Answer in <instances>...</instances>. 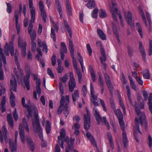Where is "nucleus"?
Segmentation results:
<instances>
[{"label": "nucleus", "mask_w": 152, "mask_h": 152, "mask_svg": "<svg viewBox=\"0 0 152 152\" xmlns=\"http://www.w3.org/2000/svg\"><path fill=\"white\" fill-rule=\"evenodd\" d=\"M93 112L97 124L98 125L100 124L101 120H102V118L100 115L99 112L96 107H94L93 108Z\"/></svg>", "instance_id": "obj_21"}, {"label": "nucleus", "mask_w": 152, "mask_h": 152, "mask_svg": "<svg viewBox=\"0 0 152 152\" xmlns=\"http://www.w3.org/2000/svg\"><path fill=\"white\" fill-rule=\"evenodd\" d=\"M124 15L128 24H129L132 28H134V21L132 18V14L128 11H124Z\"/></svg>", "instance_id": "obj_10"}, {"label": "nucleus", "mask_w": 152, "mask_h": 152, "mask_svg": "<svg viewBox=\"0 0 152 152\" xmlns=\"http://www.w3.org/2000/svg\"><path fill=\"white\" fill-rule=\"evenodd\" d=\"M99 14V16L101 18H104L107 16L105 11L102 9H100Z\"/></svg>", "instance_id": "obj_59"}, {"label": "nucleus", "mask_w": 152, "mask_h": 152, "mask_svg": "<svg viewBox=\"0 0 152 152\" xmlns=\"http://www.w3.org/2000/svg\"><path fill=\"white\" fill-rule=\"evenodd\" d=\"M9 50L10 52L11 55L13 56L14 55V50L13 42L12 41L10 42L9 46L7 43L4 47V52L5 54L7 56H8L9 55Z\"/></svg>", "instance_id": "obj_14"}, {"label": "nucleus", "mask_w": 152, "mask_h": 152, "mask_svg": "<svg viewBox=\"0 0 152 152\" xmlns=\"http://www.w3.org/2000/svg\"><path fill=\"white\" fill-rule=\"evenodd\" d=\"M50 19L54 28L56 30L57 32H58L59 28L58 26V24H56L54 22H53L52 18L50 17Z\"/></svg>", "instance_id": "obj_56"}, {"label": "nucleus", "mask_w": 152, "mask_h": 152, "mask_svg": "<svg viewBox=\"0 0 152 152\" xmlns=\"http://www.w3.org/2000/svg\"><path fill=\"white\" fill-rule=\"evenodd\" d=\"M2 50L1 48V61H2L5 64L6 63V58L4 54L2 53Z\"/></svg>", "instance_id": "obj_57"}, {"label": "nucleus", "mask_w": 152, "mask_h": 152, "mask_svg": "<svg viewBox=\"0 0 152 152\" xmlns=\"http://www.w3.org/2000/svg\"><path fill=\"white\" fill-rule=\"evenodd\" d=\"M86 112V114L84 115V127L86 129L88 130L90 127V113L87 109Z\"/></svg>", "instance_id": "obj_16"}, {"label": "nucleus", "mask_w": 152, "mask_h": 152, "mask_svg": "<svg viewBox=\"0 0 152 152\" xmlns=\"http://www.w3.org/2000/svg\"><path fill=\"white\" fill-rule=\"evenodd\" d=\"M15 96L13 94L12 92L11 91L10 96V104L13 107H14L15 106Z\"/></svg>", "instance_id": "obj_40"}, {"label": "nucleus", "mask_w": 152, "mask_h": 152, "mask_svg": "<svg viewBox=\"0 0 152 152\" xmlns=\"http://www.w3.org/2000/svg\"><path fill=\"white\" fill-rule=\"evenodd\" d=\"M139 49L142 56L143 59L144 61H145L146 54L142 43L141 42H140L139 43Z\"/></svg>", "instance_id": "obj_29"}, {"label": "nucleus", "mask_w": 152, "mask_h": 152, "mask_svg": "<svg viewBox=\"0 0 152 152\" xmlns=\"http://www.w3.org/2000/svg\"><path fill=\"white\" fill-rule=\"evenodd\" d=\"M45 127L47 133L48 134L49 133L51 130V125L48 121H47L46 122Z\"/></svg>", "instance_id": "obj_49"}, {"label": "nucleus", "mask_w": 152, "mask_h": 152, "mask_svg": "<svg viewBox=\"0 0 152 152\" xmlns=\"http://www.w3.org/2000/svg\"><path fill=\"white\" fill-rule=\"evenodd\" d=\"M29 6L30 9L31 19L29 22L28 31V33L30 35L31 42H34L36 37V32L33 29L32 23H34L35 21L36 12L35 8L33 6L32 0H29Z\"/></svg>", "instance_id": "obj_2"}, {"label": "nucleus", "mask_w": 152, "mask_h": 152, "mask_svg": "<svg viewBox=\"0 0 152 152\" xmlns=\"http://www.w3.org/2000/svg\"><path fill=\"white\" fill-rule=\"evenodd\" d=\"M68 75L67 73H66L64 75L63 77L60 78V80L64 83L66 82L68 80Z\"/></svg>", "instance_id": "obj_63"}, {"label": "nucleus", "mask_w": 152, "mask_h": 152, "mask_svg": "<svg viewBox=\"0 0 152 152\" xmlns=\"http://www.w3.org/2000/svg\"><path fill=\"white\" fill-rule=\"evenodd\" d=\"M118 98L119 100V103L123 111L124 114V115H126V109L124 106V104H123V103L122 101V99L121 98V96L120 95H118Z\"/></svg>", "instance_id": "obj_39"}, {"label": "nucleus", "mask_w": 152, "mask_h": 152, "mask_svg": "<svg viewBox=\"0 0 152 152\" xmlns=\"http://www.w3.org/2000/svg\"><path fill=\"white\" fill-rule=\"evenodd\" d=\"M22 122L23 126L25 130L28 132H29V129L28 127V123L25 118H23L22 119Z\"/></svg>", "instance_id": "obj_43"}, {"label": "nucleus", "mask_w": 152, "mask_h": 152, "mask_svg": "<svg viewBox=\"0 0 152 152\" xmlns=\"http://www.w3.org/2000/svg\"><path fill=\"white\" fill-rule=\"evenodd\" d=\"M7 120L9 125L11 127L13 126V123L12 115L11 113L8 115L7 116Z\"/></svg>", "instance_id": "obj_46"}, {"label": "nucleus", "mask_w": 152, "mask_h": 152, "mask_svg": "<svg viewBox=\"0 0 152 152\" xmlns=\"http://www.w3.org/2000/svg\"><path fill=\"white\" fill-rule=\"evenodd\" d=\"M18 132L16 131L15 133V143L13 142L11 139H9V145L12 152H17V141L18 135Z\"/></svg>", "instance_id": "obj_12"}, {"label": "nucleus", "mask_w": 152, "mask_h": 152, "mask_svg": "<svg viewBox=\"0 0 152 152\" xmlns=\"http://www.w3.org/2000/svg\"><path fill=\"white\" fill-rule=\"evenodd\" d=\"M40 10L41 12V15L44 21L45 22L47 17L46 12L44 10Z\"/></svg>", "instance_id": "obj_53"}, {"label": "nucleus", "mask_w": 152, "mask_h": 152, "mask_svg": "<svg viewBox=\"0 0 152 152\" xmlns=\"http://www.w3.org/2000/svg\"><path fill=\"white\" fill-rule=\"evenodd\" d=\"M10 85L11 90L14 91H16L17 86V80L13 75H12V77L10 80Z\"/></svg>", "instance_id": "obj_17"}, {"label": "nucleus", "mask_w": 152, "mask_h": 152, "mask_svg": "<svg viewBox=\"0 0 152 152\" xmlns=\"http://www.w3.org/2000/svg\"><path fill=\"white\" fill-rule=\"evenodd\" d=\"M138 9L140 14L141 15L143 21L144 22L146 26L148 28L149 31H151L152 23L151 22L150 14L148 12H145L146 17L149 23V24L148 25L144 13L142 9V6L141 5L139 6L138 7Z\"/></svg>", "instance_id": "obj_5"}, {"label": "nucleus", "mask_w": 152, "mask_h": 152, "mask_svg": "<svg viewBox=\"0 0 152 152\" xmlns=\"http://www.w3.org/2000/svg\"><path fill=\"white\" fill-rule=\"evenodd\" d=\"M51 37L53 39L54 41L56 40V35L55 33V31L52 27L51 28Z\"/></svg>", "instance_id": "obj_61"}, {"label": "nucleus", "mask_w": 152, "mask_h": 152, "mask_svg": "<svg viewBox=\"0 0 152 152\" xmlns=\"http://www.w3.org/2000/svg\"><path fill=\"white\" fill-rule=\"evenodd\" d=\"M67 143L68 146L69 148L71 150L73 151L74 150V143H72L71 142L69 141V137H66L65 140Z\"/></svg>", "instance_id": "obj_45"}, {"label": "nucleus", "mask_w": 152, "mask_h": 152, "mask_svg": "<svg viewBox=\"0 0 152 152\" xmlns=\"http://www.w3.org/2000/svg\"><path fill=\"white\" fill-rule=\"evenodd\" d=\"M136 29L138 32L141 38L143 37L142 28L139 23H137L136 24Z\"/></svg>", "instance_id": "obj_41"}, {"label": "nucleus", "mask_w": 152, "mask_h": 152, "mask_svg": "<svg viewBox=\"0 0 152 152\" xmlns=\"http://www.w3.org/2000/svg\"><path fill=\"white\" fill-rule=\"evenodd\" d=\"M72 97L73 101L75 102L76 100L78 99L79 98V93L77 90H75L74 93L72 94Z\"/></svg>", "instance_id": "obj_35"}, {"label": "nucleus", "mask_w": 152, "mask_h": 152, "mask_svg": "<svg viewBox=\"0 0 152 152\" xmlns=\"http://www.w3.org/2000/svg\"><path fill=\"white\" fill-rule=\"evenodd\" d=\"M97 32L100 38L103 40H105L106 39V36L104 32L101 29L98 28Z\"/></svg>", "instance_id": "obj_37"}, {"label": "nucleus", "mask_w": 152, "mask_h": 152, "mask_svg": "<svg viewBox=\"0 0 152 152\" xmlns=\"http://www.w3.org/2000/svg\"><path fill=\"white\" fill-rule=\"evenodd\" d=\"M66 99V103L64 106V109L65 110L64 111V113L65 115L66 118L68 116L69 113V111L68 110V104L69 102V95H66L65 97Z\"/></svg>", "instance_id": "obj_24"}, {"label": "nucleus", "mask_w": 152, "mask_h": 152, "mask_svg": "<svg viewBox=\"0 0 152 152\" xmlns=\"http://www.w3.org/2000/svg\"><path fill=\"white\" fill-rule=\"evenodd\" d=\"M90 92L91 95V104H93L95 106H98L99 104L98 102L96 101L97 100V97L94 94V87L92 83H90Z\"/></svg>", "instance_id": "obj_11"}, {"label": "nucleus", "mask_w": 152, "mask_h": 152, "mask_svg": "<svg viewBox=\"0 0 152 152\" xmlns=\"http://www.w3.org/2000/svg\"><path fill=\"white\" fill-rule=\"evenodd\" d=\"M61 47L62 49V51L60 52L61 58L63 60L64 58V55L63 53H66L67 52V50L65 43L64 42L61 43Z\"/></svg>", "instance_id": "obj_30"}, {"label": "nucleus", "mask_w": 152, "mask_h": 152, "mask_svg": "<svg viewBox=\"0 0 152 152\" xmlns=\"http://www.w3.org/2000/svg\"><path fill=\"white\" fill-rule=\"evenodd\" d=\"M104 77L108 88H109L111 94L112 95V91H113V88L110 81V77L107 74H105Z\"/></svg>", "instance_id": "obj_18"}, {"label": "nucleus", "mask_w": 152, "mask_h": 152, "mask_svg": "<svg viewBox=\"0 0 152 152\" xmlns=\"http://www.w3.org/2000/svg\"><path fill=\"white\" fill-rule=\"evenodd\" d=\"M112 5L111 4L110 5V7L113 20L115 21H117L116 17L115 14H117L121 21V25L123 26V21L121 14L118 12V9L116 5V4L115 1L114 0H111Z\"/></svg>", "instance_id": "obj_7"}, {"label": "nucleus", "mask_w": 152, "mask_h": 152, "mask_svg": "<svg viewBox=\"0 0 152 152\" xmlns=\"http://www.w3.org/2000/svg\"><path fill=\"white\" fill-rule=\"evenodd\" d=\"M33 128L35 132H37L40 139L43 140L42 130L39 123V121L37 115L35 116L34 119H32Z\"/></svg>", "instance_id": "obj_6"}, {"label": "nucleus", "mask_w": 152, "mask_h": 152, "mask_svg": "<svg viewBox=\"0 0 152 152\" xmlns=\"http://www.w3.org/2000/svg\"><path fill=\"white\" fill-rule=\"evenodd\" d=\"M102 121L103 123H104L108 129H110V127L109 123L107 122L106 117L105 116H103L102 118V120H101V121Z\"/></svg>", "instance_id": "obj_52"}, {"label": "nucleus", "mask_w": 152, "mask_h": 152, "mask_svg": "<svg viewBox=\"0 0 152 152\" xmlns=\"http://www.w3.org/2000/svg\"><path fill=\"white\" fill-rule=\"evenodd\" d=\"M66 9L69 16L72 15V9L70 5L69 0H66Z\"/></svg>", "instance_id": "obj_36"}, {"label": "nucleus", "mask_w": 152, "mask_h": 152, "mask_svg": "<svg viewBox=\"0 0 152 152\" xmlns=\"http://www.w3.org/2000/svg\"><path fill=\"white\" fill-rule=\"evenodd\" d=\"M98 10L97 8H95L92 12V16L93 18H96L98 16Z\"/></svg>", "instance_id": "obj_55"}, {"label": "nucleus", "mask_w": 152, "mask_h": 152, "mask_svg": "<svg viewBox=\"0 0 152 152\" xmlns=\"http://www.w3.org/2000/svg\"><path fill=\"white\" fill-rule=\"evenodd\" d=\"M58 143L60 145L61 148H64V142L62 138L60 137V136H58Z\"/></svg>", "instance_id": "obj_62"}, {"label": "nucleus", "mask_w": 152, "mask_h": 152, "mask_svg": "<svg viewBox=\"0 0 152 152\" xmlns=\"http://www.w3.org/2000/svg\"><path fill=\"white\" fill-rule=\"evenodd\" d=\"M19 12L16 10L15 12V20L16 28L17 34H18L20 31V25L18 23Z\"/></svg>", "instance_id": "obj_20"}, {"label": "nucleus", "mask_w": 152, "mask_h": 152, "mask_svg": "<svg viewBox=\"0 0 152 152\" xmlns=\"http://www.w3.org/2000/svg\"><path fill=\"white\" fill-rule=\"evenodd\" d=\"M22 124H20L19 126V132L21 141L23 143L25 142L24 131Z\"/></svg>", "instance_id": "obj_22"}, {"label": "nucleus", "mask_w": 152, "mask_h": 152, "mask_svg": "<svg viewBox=\"0 0 152 152\" xmlns=\"http://www.w3.org/2000/svg\"><path fill=\"white\" fill-rule=\"evenodd\" d=\"M18 46L19 47L21 48V51L22 55L25 56H26V43L25 42H23L20 36L18 38Z\"/></svg>", "instance_id": "obj_15"}, {"label": "nucleus", "mask_w": 152, "mask_h": 152, "mask_svg": "<svg viewBox=\"0 0 152 152\" xmlns=\"http://www.w3.org/2000/svg\"><path fill=\"white\" fill-rule=\"evenodd\" d=\"M38 44L39 47H42L43 48V50L44 52H45L47 53L48 51L47 46L46 43L44 42H42L40 39H38Z\"/></svg>", "instance_id": "obj_28"}, {"label": "nucleus", "mask_w": 152, "mask_h": 152, "mask_svg": "<svg viewBox=\"0 0 152 152\" xmlns=\"http://www.w3.org/2000/svg\"><path fill=\"white\" fill-rule=\"evenodd\" d=\"M86 135L93 146L95 147H96L97 146L96 142L94 137L92 135L91 133L89 132H87Z\"/></svg>", "instance_id": "obj_26"}, {"label": "nucleus", "mask_w": 152, "mask_h": 152, "mask_svg": "<svg viewBox=\"0 0 152 152\" xmlns=\"http://www.w3.org/2000/svg\"><path fill=\"white\" fill-rule=\"evenodd\" d=\"M5 86L1 84V96L2 95L1 98V109L2 112H4L6 110L5 103L6 102V96L4 95L6 92Z\"/></svg>", "instance_id": "obj_8"}, {"label": "nucleus", "mask_w": 152, "mask_h": 152, "mask_svg": "<svg viewBox=\"0 0 152 152\" xmlns=\"http://www.w3.org/2000/svg\"><path fill=\"white\" fill-rule=\"evenodd\" d=\"M2 131L4 134V137L6 143L8 142L7 130L5 126H3L2 128Z\"/></svg>", "instance_id": "obj_38"}, {"label": "nucleus", "mask_w": 152, "mask_h": 152, "mask_svg": "<svg viewBox=\"0 0 152 152\" xmlns=\"http://www.w3.org/2000/svg\"><path fill=\"white\" fill-rule=\"evenodd\" d=\"M66 103V100H64V96H62L60 101V106L58 108L57 113L58 114H60L62 112L63 109H64V106Z\"/></svg>", "instance_id": "obj_19"}, {"label": "nucleus", "mask_w": 152, "mask_h": 152, "mask_svg": "<svg viewBox=\"0 0 152 152\" xmlns=\"http://www.w3.org/2000/svg\"><path fill=\"white\" fill-rule=\"evenodd\" d=\"M64 23L68 32L69 35L70 37H71L72 35V32L71 29L69 26L68 24V23L65 20H64Z\"/></svg>", "instance_id": "obj_47"}, {"label": "nucleus", "mask_w": 152, "mask_h": 152, "mask_svg": "<svg viewBox=\"0 0 152 152\" xmlns=\"http://www.w3.org/2000/svg\"><path fill=\"white\" fill-rule=\"evenodd\" d=\"M36 50L38 53V54L36 55V58L38 60L40 61L42 67H44L45 65V63L43 61L41 60L40 59V58L42 56L41 49L39 48H37Z\"/></svg>", "instance_id": "obj_25"}, {"label": "nucleus", "mask_w": 152, "mask_h": 152, "mask_svg": "<svg viewBox=\"0 0 152 152\" xmlns=\"http://www.w3.org/2000/svg\"><path fill=\"white\" fill-rule=\"evenodd\" d=\"M112 28L113 31L117 39L119 41H120L118 30L117 27L114 23H112Z\"/></svg>", "instance_id": "obj_31"}, {"label": "nucleus", "mask_w": 152, "mask_h": 152, "mask_svg": "<svg viewBox=\"0 0 152 152\" xmlns=\"http://www.w3.org/2000/svg\"><path fill=\"white\" fill-rule=\"evenodd\" d=\"M107 136L109 140V142L111 146L113 149H114V145L113 140L111 134L109 132H107Z\"/></svg>", "instance_id": "obj_44"}, {"label": "nucleus", "mask_w": 152, "mask_h": 152, "mask_svg": "<svg viewBox=\"0 0 152 152\" xmlns=\"http://www.w3.org/2000/svg\"><path fill=\"white\" fill-rule=\"evenodd\" d=\"M26 11L23 10V13L25 18L24 20V25L25 27H26L28 25V19L26 17Z\"/></svg>", "instance_id": "obj_51"}, {"label": "nucleus", "mask_w": 152, "mask_h": 152, "mask_svg": "<svg viewBox=\"0 0 152 152\" xmlns=\"http://www.w3.org/2000/svg\"><path fill=\"white\" fill-rule=\"evenodd\" d=\"M86 6L89 9H92L95 6V1L94 0H88Z\"/></svg>", "instance_id": "obj_42"}, {"label": "nucleus", "mask_w": 152, "mask_h": 152, "mask_svg": "<svg viewBox=\"0 0 152 152\" xmlns=\"http://www.w3.org/2000/svg\"><path fill=\"white\" fill-rule=\"evenodd\" d=\"M126 88L127 90L128 96L129 100L131 104H132V98L131 96L129 86L128 85H127L126 86Z\"/></svg>", "instance_id": "obj_54"}, {"label": "nucleus", "mask_w": 152, "mask_h": 152, "mask_svg": "<svg viewBox=\"0 0 152 152\" xmlns=\"http://www.w3.org/2000/svg\"><path fill=\"white\" fill-rule=\"evenodd\" d=\"M59 87L60 89V94L61 95V97L64 94V88L62 85V83L61 82H60L59 83Z\"/></svg>", "instance_id": "obj_58"}, {"label": "nucleus", "mask_w": 152, "mask_h": 152, "mask_svg": "<svg viewBox=\"0 0 152 152\" xmlns=\"http://www.w3.org/2000/svg\"><path fill=\"white\" fill-rule=\"evenodd\" d=\"M138 100L139 103H140V106L141 108L143 109L144 107V103L143 101L142 100V97L140 96H138Z\"/></svg>", "instance_id": "obj_50"}, {"label": "nucleus", "mask_w": 152, "mask_h": 152, "mask_svg": "<svg viewBox=\"0 0 152 152\" xmlns=\"http://www.w3.org/2000/svg\"><path fill=\"white\" fill-rule=\"evenodd\" d=\"M144 78L149 79L150 75L149 71L147 69H144L141 72Z\"/></svg>", "instance_id": "obj_33"}, {"label": "nucleus", "mask_w": 152, "mask_h": 152, "mask_svg": "<svg viewBox=\"0 0 152 152\" xmlns=\"http://www.w3.org/2000/svg\"><path fill=\"white\" fill-rule=\"evenodd\" d=\"M69 49L71 53V56L73 59V64L74 63V62L77 63L76 59L75 57L74 52V49L73 47L69 48Z\"/></svg>", "instance_id": "obj_48"}, {"label": "nucleus", "mask_w": 152, "mask_h": 152, "mask_svg": "<svg viewBox=\"0 0 152 152\" xmlns=\"http://www.w3.org/2000/svg\"><path fill=\"white\" fill-rule=\"evenodd\" d=\"M38 44L39 47H42L43 48V50L44 52H45L47 53L48 51L47 46L46 43L44 42H42L40 39H38Z\"/></svg>", "instance_id": "obj_27"}, {"label": "nucleus", "mask_w": 152, "mask_h": 152, "mask_svg": "<svg viewBox=\"0 0 152 152\" xmlns=\"http://www.w3.org/2000/svg\"><path fill=\"white\" fill-rule=\"evenodd\" d=\"M55 4L57 10H58L60 17L61 18H62V8L59 0H56Z\"/></svg>", "instance_id": "obj_32"}, {"label": "nucleus", "mask_w": 152, "mask_h": 152, "mask_svg": "<svg viewBox=\"0 0 152 152\" xmlns=\"http://www.w3.org/2000/svg\"><path fill=\"white\" fill-rule=\"evenodd\" d=\"M18 53L17 50H16L15 54V62L16 65L19 71V74L18 73V72L16 71V69H15L14 70V72L16 76L17 77L18 79L20 78L21 81L22 83L23 86L25 88L26 87L27 89L29 90L30 89V87L29 82V78L30 74V68L28 66H26L25 67V70L27 75L24 77V80L23 81L22 79L23 76V71L20 68V65L19 62L18 61Z\"/></svg>", "instance_id": "obj_1"}, {"label": "nucleus", "mask_w": 152, "mask_h": 152, "mask_svg": "<svg viewBox=\"0 0 152 152\" xmlns=\"http://www.w3.org/2000/svg\"><path fill=\"white\" fill-rule=\"evenodd\" d=\"M135 107L138 116L140 117L139 119L141 125L146 127L147 124L145 113L143 112L141 113L140 110L137 107V105L135 106Z\"/></svg>", "instance_id": "obj_9"}, {"label": "nucleus", "mask_w": 152, "mask_h": 152, "mask_svg": "<svg viewBox=\"0 0 152 152\" xmlns=\"http://www.w3.org/2000/svg\"><path fill=\"white\" fill-rule=\"evenodd\" d=\"M114 112L115 115L117 116L121 128L123 130L122 134L123 142L124 147V148H126L127 145L128 140L126 135L124 131L125 126L124 122L123 120V116L120 109H117L116 111H115Z\"/></svg>", "instance_id": "obj_4"}, {"label": "nucleus", "mask_w": 152, "mask_h": 152, "mask_svg": "<svg viewBox=\"0 0 152 152\" xmlns=\"http://www.w3.org/2000/svg\"><path fill=\"white\" fill-rule=\"evenodd\" d=\"M82 91L83 94L84 96H85L88 92V89L87 87L85 85H83L82 87Z\"/></svg>", "instance_id": "obj_60"}, {"label": "nucleus", "mask_w": 152, "mask_h": 152, "mask_svg": "<svg viewBox=\"0 0 152 152\" xmlns=\"http://www.w3.org/2000/svg\"><path fill=\"white\" fill-rule=\"evenodd\" d=\"M26 139L31 150L32 151H33L34 150V147L32 140L31 138L28 136L27 137Z\"/></svg>", "instance_id": "obj_34"}, {"label": "nucleus", "mask_w": 152, "mask_h": 152, "mask_svg": "<svg viewBox=\"0 0 152 152\" xmlns=\"http://www.w3.org/2000/svg\"><path fill=\"white\" fill-rule=\"evenodd\" d=\"M21 103L23 106L27 110L26 111H25V113L28 119L30 117H31L33 115H34V118L35 117L36 115L38 116V111L35 105L33 104L31 105L25 104V99L24 97L22 98Z\"/></svg>", "instance_id": "obj_3"}, {"label": "nucleus", "mask_w": 152, "mask_h": 152, "mask_svg": "<svg viewBox=\"0 0 152 152\" xmlns=\"http://www.w3.org/2000/svg\"><path fill=\"white\" fill-rule=\"evenodd\" d=\"M7 5V11L8 13H10L12 11V6L11 4L10 3L6 2Z\"/></svg>", "instance_id": "obj_64"}, {"label": "nucleus", "mask_w": 152, "mask_h": 152, "mask_svg": "<svg viewBox=\"0 0 152 152\" xmlns=\"http://www.w3.org/2000/svg\"><path fill=\"white\" fill-rule=\"evenodd\" d=\"M74 67L76 71V72L77 75L79 83H80L81 82V79L82 78V75L81 73L80 70L77 68V63L74 62V63L73 64Z\"/></svg>", "instance_id": "obj_23"}, {"label": "nucleus", "mask_w": 152, "mask_h": 152, "mask_svg": "<svg viewBox=\"0 0 152 152\" xmlns=\"http://www.w3.org/2000/svg\"><path fill=\"white\" fill-rule=\"evenodd\" d=\"M70 80L69 82V92H72L76 87V82L72 72L69 73Z\"/></svg>", "instance_id": "obj_13"}]
</instances>
